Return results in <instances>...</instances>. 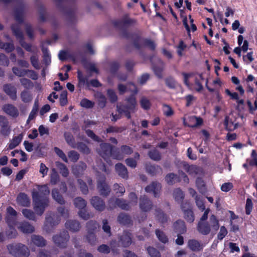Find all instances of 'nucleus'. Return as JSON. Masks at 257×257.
Returning a JSON list of instances; mask_svg holds the SVG:
<instances>
[{"label": "nucleus", "instance_id": "obj_24", "mask_svg": "<svg viewBox=\"0 0 257 257\" xmlns=\"http://www.w3.org/2000/svg\"><path fill=\"white\" fill-rule=\"evenodd\" d=\"M203 123V120L200 117L195 116H191L188 118L187 126L191 127H196L201 125Z\"/></svg>", "mask_w": 257, "mask_h": 257}, {"label": "nucleus", "instance_id": "obj_36", "mask_svg": "<svg viewBox=\"0 0 257 257\" xmlns=\"http://www.w3.org/2000/svg\"><path fill=\"white\" fill-rule=\"evenodd\" d=\"M209 226L212 230L216 232L219 227V221L214 215H212L209 219Z\"/></svg>", "mask_w": 257, "mask_h": 257}, {"label": "nucleus", "instance_id": "obj_39", "mask_svg": "<svg viewBox=\"0 0 257 257\" xmlns=\"http://www.w3.org/2000/svg\"><path fill=\"white\" fill-rule=\"evenodd\" d=\"M24 12V5H21L19 7L17 8L15 11V19L17 21L22 22L23 21V13Z\"/></svg>", "mask_w": 257, "mask_h": 257}, {"label": "nucleus", "instance_id": "obj_31", "mask_svg": "<svg viewBox=\"0 0 257 257\" xmlns=\"http://www.w3.org/2000/svg\"><path fill=\"white\" fill-rule=\"evenodd\" d=\"M116 205L122 210H129L131 208L130 203L122 198H117L116 200Z\"/></svg>", "mask_w": 257, "mask_h": 257}, {"label": "nucleus", "instance_id": "obj_33", "mask_svg": "<svg viewBox=\"0 0 257 257\" xmlns=\"http://www.w3.org/2000/svg\"><path fill=\"white\" fill-rule=\"evenodd\" d=\"M184 170L190 175L195 176L198 174L199 168L195 165H189L184 163L183 165Z\"/></svg>", "mask_w": 257, "mask_h": 257}, {"label": "nucleus", "instance_id": "obj_60", "mask_svg": "<svg viewBox=\"0 0 257 257\" xmlns=\"http://www.w3.org/2000/svg\"><path fill=\"white\" fill-rule=\"evenodd\" d=\"M129 202L131 207L133 206L136 205L138 203V197L136 193L134 192H131L128 195Z\"/></svg>", "mask_w": 257, "mask_h": 257}, {"label": "nucleus", "instance_id": "obj_2", "mask_svg": "<svg viewBox=\"0 0 257 257\" xmlns=\"http://www.w3.org/2000/svg\"><path fill=\"white\" fill-rule=\"evenodd\" d=\"M7 249L11 255L15 257H25L30 255L29 248L21 243H12L7 245Z\"/></svg>", "mask_w": 257, "mask_h": 257}, {"label": "nucleus", "instance_id": "obj_13", "mask_svg": "<svg viewBox=\"0 0 257 257\" xmlns=\"http://www.w3.org/2000/svg\"><path fill=\"white\" fill-rule=\"evenodd\" d=\"M4 91L8 95L10 98L16 100L17 99V90L16 87L11 83L6 84L3 86Z\"/></svg>", "mask_w": 257, "mask_h": 257}, {"label": "nucleus", "instance_id": "obj_44", "mask_svg": "<svg viewBox=\"0 0 257 257\" xmlns=\"http://www.w3.org/2000/svg\"><path fill=\"white\" fill-rule=\"evenodd\" d=\"M80 152L85 154H89L90 153V150L88 146L83 143H79L76 144V148Z\"/></svg>", "mask_w": 257, "mask_h": 257}, {"label": "nucleus", "instance_id": "obj_61", "mask_svg": "<svg viewBox=\"0 0 257 257\" xmlns=\"http://www.w3.org/2000/svg\"><path fill=\"white\" fill-rule=\"evenodd\" d=\"M3 49H4L7 53L12 52L15 49V46L13 41L8 43H5Z\"/></svg>", "mask_w": 257, "mask_h": 257}, {"label": "nucleus", "instance_id": "obj_29", "mask_svg": "<svg viewBox=\"0 0 257 257\" xmlns=\"http://www.w3.org/2000/svg\"><path fill=\"white\" fill-rule=\"evenodd\" d=\"M52 196L53 199L58 203L63 205L65 203L63 196L60 194L58 189H53L52 190Z\"/></svg>", "mask_w": 257, "mask_h": 257}, {"label": "nucleus", "instance_id": "obj_26", "mask_svg": "<svg viewBox=\"0 0 257 257\" xmlns=\"http://www.w3.org/2000/svg\"><path fill=\"white\" fill-rule=\"evenodd\" d=\"M78 85L80 87L86 86L89 87V76H84L82 72L78 71Z\"/></svg>", "mask_w": 257, "mask_h": 257}, {"label": "nucleus", "instance_id": "obj_52", "mask_svg": "<svg viewBox=\"0 0 257 257\" xmlns=\"http://www.w3.org/2000/svg\"><path fill=\"white\" fill-rule=\"evenodd\" d=\"M38 101L35 100L34 105L33 107V109H32V111H31V112H30V113L29 114V118H28V119L27 120V122H28L29 121L33 119L35 117L36 113H37V112L38 111Z\"/></svg>", "mask_w": 257, "mask_h": 257}, {"label": "nucleus", "instance_id": "obj_55", "mask_svg": "<svg viewBox=\"0 0 257 257\" xmlns=\"http://www.w3.org/2000/svg\"><path fill=\"white\" fill-rule=\"evenodd\" d=\"M79 216L84 220H88L91 218H92L93 215L91 213L88 212L85 210H80L78 212Z\"/></svg>", "mask_w": 257, "mask_h": 257}, {"label": "nucleus", "instance_id": "obj_37", "mask_svg": "<svg viewBox=\"0 0 257 257\" xmlns=\"http://www.w3.org/2000/svg\"><path fill=\"white\" fill-rule=\"evenodd\" d=\"M158 66L154 65L153 67V70L156 75L159 78L162 77V72L164 69V63L161 60L158 59Z\"/></svg>", "mask_w": 257, "mask_h": 257}, {"label": "nucleus", "instance_id": "obj_1", "mask_svg": "<svg viewBox=\"0 0 257 257\" xmlns=\"http://www.w3.org/2000/svg\"><path fill=\"white\" fill-rule=\"evenodd\" d=\"M11 29L14 35L16 37L20 44L24 49L32 53L33 55L38 54L39 49L37 46L27 43L25 41L23 33L19 24L12 25Z\"/></svg>", "mask_w": 257, "mask_h": 257}, {"label": "nucleus", "instance_id": "obj_3", "mask_svg": "<svg viewBox=\"0 0 257 257\" xmlns=\"http://www.w3.org/2000/svg\"><path fill=\"white\" fill-rule=\"evenodd\" d=\"M97 152L107 163H109L108 160L110 157L118 160L123 159V157L121 154H116L112 153V146L108 143H102L100 144L99 148L97 149Z\"/></svg>", "mask_w": 257, "mask_h": 257}, {"label": "nucleus", "instance_id": "obj_5", "mask_svg": "<svg viewBox=\"0 0 257 257\" xmlns=\"http://www.w3.org/2000/svg\"><path fill=\"white\" fill-rule=\"evenodd\" d=\"M69 238L68 232L66 230H63L54 235L52 237V240L57 246L61 248H64L67 246Z\"/></svg>", "mask_w": 257, "mask_h": 257}, {"label": "nucleus", "instance_id": "obj_50", "mask_svg": "<svg viewBox=\"0 0 257 257\" xmlns=\"http://www.w3.org/2000/svg\"><path fill=\"white\" fill-rule=\"evenodd\" d=\"M6 235L9 239L15 238L18 236V232L15 228L10 226L9 228L6 231Z\"/></svg>", "mask_w": 257, "mask_h": 257}, {"label": "nucleus", "instance_id": "obj_56", "mask_svg": "<svg viewBox=\"0 0 257 257\" xmlns=\"http://www.w3.org/2000/svg\"><path fill=\"white\" fill-rule=\"evenodd\" d=\"M120 152L121 153H119V152L116 153V154H121L122 156L123 155H130L131 154L133 151L132 149L127 146H122L120 148ZM124 157V156H123Z\"/></svg>", "mask_w": 257, "mask_h": 257}, {"label": "nucleus", "instance_id": "obj_45", "mask_svg": "<svg viewBox=\"0 0 257 257\" xmlns=\"http://www.w3.org/2000/svg\"><path fill=\"white\" fill-rule=\"evenodd\" d=\"M57 167L60 171V173L64 177H67L69 174V171L66 166L59 162H56Z\"/></svg>", "mask_w": 257, "mask_h": 257}, {"label": "nucleus", "instance_id": "obj_54", "mask_svg": "<svg viewBox=\"0 0 257 257\" xmlns=\"http://www.w3.org/2000/svg\"><path fill=\"white\" fill-rule=\"evenodd\" d=\"M13 72L18 77H23L27 75V70L14 67L12 68Z\"/></svg>", "mask_w": 257, "mask_h": 257}, {"label": "nucleus", "instance_id": "obj_12", "mask_svg": "<svg viewBox=\"0 0 257 257\" xmlns=\"http://www.w3.org/2000/svg\"><path fill=\"white\" fill-rule=\"evenodd\" d=\"M139 206L142 211L148 212L152 209L153 203L146 196H142L140 198Z\"/></svg>", "mask_w": 257, "mask_h": 257}, {"label": "nucleus", "instance_id": "obj_23", "mask_svg": "<svg viewBox=\"0 0 257 257\" xmlns=\"http://www.w3.org/2000/svg\"><path fill=\"white\" fill-rule=\"evenodd\" d=\"M18 203L23 206H29L30 205V199L26 194L20 193L17 198Z\"/></svg>", "mask_w": 257, "mask_h": 257}, {"label": "nucleus", "instance_id": "obj_15", "mask_svg": "<svg viewBox=\"0 0 257 257\" xmlns=\"http://www.w3.org/2000/svg\"><path fill=\"white\" fill-rule=\"evenodd\" d=\"M2 110L7 114L16 117L19 115V111L16 107L11 104H5L2 107Z\"/></svg>", "mask_w": 257, "mask_h": 257}, {"label": "nucleus", "instance_id": "obj_63", "mask_svg": "<svg viewBox=\"0 0 257 257\" xmlns=\"http://www.w3.org/2000/svg\"><path fill=\"white\" fill-rule=\"evenodd\" d=\"M68 156L71 161L73 162H77L79 158V154L75 151H71L68 152Z\"/></svg>", "mask_w": 257, "mask_h": 257}, {"label": "nucleus", "instance_id": "obj_9", "mask_svg": "<svg viewBox=\"0 0 257 257\" xmlns=\"http://www.w3.org/2000/svg\"><path fill=\"white\" fill-rule=\"evenodd\" d=\"M181 208L184 212V217L185 220L190 223L193 222L194 220V215L190 203L185 201L181 204Z\"/></svg>", "mask_w": 257, "mask_h": 257}, {"label": "nucleus", "instance_id": "obj_17", "mask_svg": "<svg viewBox=\"0 0 257 257\" xmlns=\"http://www.w3.org/2000/svg\"><path fill=\"white\" fill-rule=\"evenodd\" d=\"M188 246L193 251H199L202 250L204 245L196 239H190L188 241Z\"/></svg>", "mask_w": 257, "mask_h": 257}, {"label": "nucleus", "instance_id": "obj_53", "mask_svg": "<svg viewBox=\"0 0 257 257\" xmlns=\"http://www.w3.org/2000/svg\"><path fill=\"white\" fill-rule=\"evenodd\" d=\"M80 105L86 108H91L94 105V102L87 98H83L80 101Z\"/></svg>", "mask_w": 257, "mask_h": 257}, {"label": "nucleus", "instance_id": "obj_4", "mask_svg": "<svg viewBox=\"0 0 257 257\" xmlns=\"http://www.w3.org/2000/svg\"><path fill=\"white\" fill-rule=\"evenodd\" d=\"M127 105H117L116 108L118 112L120 114H124L127 118H131V112H134L137 106V101L134 95H131L125 99Z\"/></svg>", "mask_w": 257, "mask_h": 257}, {"label": "nucleus", "instance_id": "obj_6", "mask_svg": "<svg viewBox=\"0 0 257 257\" xmlns=\"http://www.w3.org/2000/svg\"><path fill=\"white\" fill-rule=\"evenodd\" d=\"M97 188L100 195L106 197L110 192V188L106 182V177L104 175L98 174L96 177Z\"/></svg>", "mask_w": 257, "mask_h": 257}, {"label": "nucleus", "instance_id": "obj_35", "mask_svg": "<svg viewBox=\"0 0 257 257\" xmlns=\"http://www.w3.org/2000/svg\"><path fill=\"white\" fill-rule=\"evenodd\" d=\"M22 212L24 217L27 219L35 221H37L36 213L33 210L29 209H23Z\"/></svg>", "mask_w": 257, "mask_h": 257}, {"label": "nucleus", "instance_id": "obj_62", "mask_svg": "<svg viewBox=\"0 0 257 257\" xmlns=\"http://www.w3.org/2000/svg\"><path fill=\"white\" fill-rule=\"evenodd\" d=\"M22 85L26 88L29 89L33 87L32 82L28 79L23 78L20 80Z\"/></svg>", "mask_w": 257, "mask_h": 257}, {"label": "nucleus", "instance_id": "obj_42", "mask_svg": "<svg viewBox=\"0 0 257 257\" xmlns=\"http://www.w3.org/2000/svg\"><path fill=\"white\" fill-rule=\"evenodd\" d=\"M20 97L25 103H29L31 102L33 99L32 95L28 90H24L22 91L20 94Z\"/></svg>", "mask_w": 257, "mask_h": 257}, {"label": "nucleus", "instance_id": "obj_32", "mask_svg": "<svg viewBox=\"0 0 257 257\" xmlns=\"http://www.w3.org/2000/svg\"><path fill=\"white\" fill-rule=\"evenodd\" d=\"M117 221L119 223L123 225L130 224L132 221L130 216L124 213L119 214L117 217Z\"/></svg>", "mask_w": 257, "mask_h": 257}, {"label": "nucleus", "instance_id": "obj_46", "mask_svg": "<svg viewBox=\"0 0 257 257\" xmlns=\"http://www.w3.org/2000/svg\"><path fill=\"white\" fill-rule=\"evenodd\" d=\"M156 235L158 239L162 243H166L168 241V238L164 232L159 230H156Z\"/></svg>", "mask_w": 257, "mask_h": 257}, {"label": "nucleus", "instance_id": "obj_10", "mask_svg": "<svg viewBox=\"0 0 257 257\" xmlns=\"http://www.w3.org/2000/svg\"><path fill=\"white\" fill-rule=\"evenodd\" d=\"M50 193V190L47 185L39 186L38 190L34 189L32 192V198L34 199V195L37 194L38 200H42L43 198L47 197L46 196Z\"/></svg>", "mask_w": 257, "mask_h": 257}, {"label": "nucleus", "instance_id": "obj_58", "mask_svg": "<svg viewBox=\"0 0 257 257\" xmlns=\"http://www.w3.org/2000/svg\"><path fill=\"white\" fill-rule=\"evenodd\" d=\"M141 107L145 109L148 110L150 108L151 103L148 99L145 97H143L140 100Z\"/></svg>", "mask_w": 257, "mask_h": 257}, {"label": "nucleus", "instance_id": "obj_57", "mask_svg": "<svg viewBox=\"0 0 257 257\" xmlns=\"http://www.w3.org/2000/svg\"><path fill=\"white\" fill-rule=\"evenodd\" d=\"M77 182L82 193L84 194H87L88 193V189L86 183L82 180L80 179L77 180Z\"/></svg>", "mask_w": 257, "mask_h": 257}, {"label": "nucleus", "instance_id": "obj_41", "mask_svg": "<svg viewBox=\"0 0 257 257\" xmlns=\"http://www.w3.org/2000/svg\"><path fill=\"white\" fill-rule=\"evenodd\" d=\"M64 136L66 142L70 146L73 148H76V144L75 143L74 138L71 133L66 132L64 133Z\"/></svg>", "mask_w": 257, "mask_h": 257}, {"label": "nucleus", "instance_id": "obj_59", "mask_svg": "<svg viewBox=\"0 0 257 257\" xmlns=\"http://www.w3.org/2000/svg\"><path fill=\"white\" fill-rule=\"evenodd\" d=\"M147 251L151 257H161L160 252L153 247H148Z\"/></svg>", "mask_w": 257, "mask_h": 257}, {"label": "nucleus", "instance_id": "obj_27", "mask_svg": "<svg viewBox=\"0 0 257 257\" xmlns=\"http://www.w3.org/2000/svg\"><path fill=\"white\" fill-rule=\"evenodd\" d=\"M173 226L175 231L179 234L184 233L186 231V227L183 220H177Z\"/></svg>", "mask_w": 257, "mask_h": 257}, {"label": "nucleus", "instance_id": "obj_28", "mask_svg": "<svg viewBox=\"0 0 257 257\" xmlns=\"http://www.w3.org/2000/svg\"><path fill=\"white\" fill-rule=\"evenodd\" d=\"M99 226L96 221L90 220L86 223V230L87 233H95Z\"/></svg>", "mask_w": 257, "mask_h": 257}, {"label": "nucleus", "instance_id": "obj_34", "mask_svg": "<svg viewBox=\"0 0 257 257\" xmlns=\"http://www.w3.org/2000/svg\"><path fill=\"white\" fill-rule=\"evenodd\" d=\"M173 197L175 201L178 203H182L183 200L184 198V194L183 192L180 188H176L173 191Z\"/></svg>", "mask_w": 257, "mask_h": 257}, {"label": "nucleus", "instance_id": "obj_21", "mask_svg": "<svg viewBox=\"0 0 257 257\" xmlns=\"http://www.w3.org/2000/svg\"><path fill=\"white\" fill-rule=\"evenodd\" d=\"M65 226L68 229L73 232L78 231L81 228L79 221L75 220L67 221L65 223Z\"/></svg>", "mask_w": 257, "mask_h": 257}, {"label": "nucleus", "instance_id": "obj_25", "mask_svg": "<svg viewBox=\"0 0 257 257\" xmlns=\"http://www.w3.org/2000/svg\"><path fill=\"white\" fill-rule=\"evenodd\" d=\"M198 231L203 235L208 234L210 231V226L207 222L199 221L197 225Z\"/></svg>", "mask_w": 257, "mask_h": 257}, {"label": "nucleus", "instance_id": "obj_30", "mask_svg": "<svg viewBox=\"0 0 257 257\" xmlns=\"http://www.w3.org/2000/svg\"><path fill=\"white\" fill-rule=\"evenodd\" d=\"M23 138V135L22 134L19 135L18 136L14 137L9 144V149L12 150L16 148L22 142Z\"/></svg>", "mask_w": 257, "mask_h": 257}, {"label": "nucleus", "instance_id": "obj_18", "mask_svg": "<svg viewBox=\"0 0 257 257\" xmlns=\"http://www.w3.org/2000/svg\"><path fill=\"white\" fill-rule=\"evenodd\" d=\"M119 241L123 247L128 246L132 243V237L130 233L124 231L119 237Z\"/></svg>", "mask_w": 257, "mask_h": 257}, {"label": "nucleus", "instance_id": "obj_49", "mask_svg": "<svg viewBox=\"0 0 257 257\" xmlns=\"http://www.w3.org/2000/svg\"><path fill=\"white\" fill-rule=\"evenodd\" d=\"M32 66L36 69H40V66L39 62V56L37 54L32 55L30 58Z\"/></svg>", "mask_w": 257, "mask_h": 257}, {"label": "nucleus", "instance_id": "obj_14", "mask_svg": "<svg viewBox=\"0 0 257 257\" xmlns=\"http://www.w3.org/2000/svg\"><path fill=\"white\" fill-rule=\"evenodd\" d=\"M90 203L97 211H102L105 209L104 201L98 196H93L90 199Z\"/></svg>", "mask_w": 257, "mask_h": 257}, {"label": "nucleus", "instance_id": "obj_8", "mask_svg": "<svg viewBox=\"0 0 257 257\" xmlns=\"http://www.w3.org/2000/svg\"><path fill=\"white\" fill-rule=\"evenodd\" d=\"M34 209L35 213L39 215H42L44 213L46 207L49 205V199L47 197L43 198L42 200H38L36 194L34 195Z\"/></svg>", "mask_w": 257, "mask_h": 257}, {"label": "nucleus", "instance_id": "obj_51", "mask_svg": "<svg viewBox=\"0 0 257 257\" xmlns=\"http://www.w3.org/2000/svg\"><path fill=\"white\" fill-rule=\"evenodd\" d=\"M86 239L87 242L92 245L97 243V239L95 233H87L86 235Z\"/></svg>", "mask_w": 257, "mask_h": 257}, {"label": "nucleus", "instance_id": "obj_64", "mask_svg": "<svg viewBox=\"0 0 257 257\" xmlns=\"http://www.w3.org/2000/svg\"><path fill=\"white\" fill-rule=\"evenodd\" d=\"M113 190L116 191V193H120V196L123 195L125 193V190L122 185L118 184H114L113 185Z\"/></svg>", "mask_w": 257, "mask_h": 257}, {"label": "nucleus", "instance_id": "obj_38", "mask_svg": "<svg viewBox=\"0 0 257 257\" xmlns=\"http://www.w3.org/2000/svg\"><path fill=\"white\" fill-rule=\"evenodd\" d=\"M148 156L151 159L155 161H159L161 159V153L155 148H154L149 151Z\"/></svg>", "mask_w": 257, "mask_h": 257}, {"label": "nucleus", "instance_id": "obj_20", "mask_svg": "<svg viewBox=\"0 0 257 257\" xmlns=\"http://www.w3.org/2000/svg\"><path fill=\"white\" fill-rule=\"evenodd\" d=\"M146 172L152 176L156 175L162 172V168L160 166L151 164H146Z\"/></svg>", "mask_w": 257, "mask_h": 257}, {"label": "nucleus", "instance_id": "obj_43", "mask_svg": "<svg viewBox=\"0 0 257 257\" xmlns=\"http://www.w3.org/2000/svg\"><path fill=\"white\" fill-rule=\"evenodd\" d=\"M74 204L76 207L80 210L84 209L87 204L86 201L80 197H78L74 200Z\"/></svg>", "mask_w": 257, "mask_h": 257}, {"label": "nucleus", "instance_id": "obj_48", "mask_svg": "<svg viewBox=\"0 0 257 257\" xmlns=\"http://www.w3.org/2000/svg\"><path fill=\"white\" fill-rule=\"evenodd\" d=\"M225 128L228 131H232L237 127V124H233L232 121H229L228 116H226L224 122Z\"/></svg>", "mask_w": 257, "mask_h": 257}, {"label": "nucleus", "instance_id": "obj_16", "mask_svg": "<svg viewBox=\"0 0 257 257\" xmlns=\"http://www.w3.org/2000/svg\"><path fill=\"white\" fill-rule=\"evenodd\" d=\"M161 188V186L159 183L153 182L145 188V190L148 193H153L154 196L156 197L160 192Z\"/></svg>", "mask_w": 257, "mask_h": 257}, {"label": "nucleus", "instance_id": "obj_22", "mask_svg": "<svg viewBox=\"0 0 257 257\" xmlns=\"http://www.w3.org/2000/svg\"><path fill=\"white\" fill-rule=\"evenodd\" d=\"M115 169L117 174L122 178H128V172L126 168L121 163H117L115 166Z\"/></svg>", "mask_w": 257, "mask_h": 257}, {"label": "nucleus", "instance_id": "obj_40", "mask_svg": "<svg viewBox=\"0 0 257 257\" xmlns=\"http://www.w3.org/2000/svg\"><path fill=\"white\" fill-rule=\"evenodd\" d=\"M139 159H140L139 154L138 153H136L135 154L134 158H127L125 160V162L126 164L128 166H129L132 168H135L136 167L137 165V160H139Z\"/></svg>", "mask_w": 257, "mask_h": 257}, {"label": "nucleus", "instance_id": "obj_11", "mask_svg": "<svg viewBox=\"0 0 257 257\" xmlns=\"http://www.w3.org/2000/svg\"><path fill=\"white\" fill-rule=\"evenodd\" d=\"M18 229L25 234H30L35 231V227L29 222L23 221L17 223Z\"/></svg>", "mask_w": 257, "mask_h": 257}, {"label": "nucleus", "instance_id": "obj_19", "mask_svg": "<svg viewBox=\"0 0 257 257\" xmlns=\"http://www.w3.org/2000/svg\"><path fill=\"white\" fill-rule=\"evenodd\" d=\"M31 242L38 247H44L47 244L46 240L43 236L36 234H33L31 236Z\"/></svg>", "mask_w": 257, "mask_h": 257}, {"label": "nucleus", "instance_id": "obj_7", "mask_svg": "<svg viewBox=\"0 0 257 257\" xmlns=\"http://www.w3.org/2000/svg\"><path fill=\"white\" fill-rule=\"evenodd\" d=\"M60 221V218L54 213H48L45 218L43 229L47 232L50 233L52 231L54 226L58 224Z\"/></svg>", "mask_w": 257, "mask_h": 257}, {"label": "nucleus", "instance_id": "obj_47", "mask_svg": "<svg viewBox=\"0 0 257 257\" xmlns=\"http://www.w3.org/2000/svg\"><path fill=\"white\" fill-rule=\"evenodd\" d=\"M42 51L43 54V62L46 65H49L50 64L51 61V56L48 52V50L47 48L43 47Z\"/></svg>", "mask_w": 257, "mask_h": 257}]
</instances>
